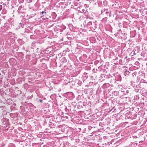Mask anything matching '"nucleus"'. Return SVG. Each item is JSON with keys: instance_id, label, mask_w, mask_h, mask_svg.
Wrapping results in <instances>:
<instances>
[{"instance_id": "obj_1", "label": "nucleus", "mask_w": 147, "mask_h": 147, "mask_svg": "<svg viewBox=\"0 0 147 147\" xmlns=\"http://www.w3.org/2000/svg\"><path fill=\"white\" fill-rule=\"evenodd\" d=\"M40 17L42 18L43 19L46 20L48 19V18L47 15V13L45 11L41 12L40 13Z\"/></svg>"}, {"instance_id": "obj_2", "label": "nucleus", "mask_w": 147, "mask_h": 147, "mask_svg": "<svg viewBox=\"0 0 147 147\" xmlns=\"http://www.w3.org/2000/svg\"><path fill=\"white\" fill-rule=\"evenodd\" d=\"M110 86L112 87L113 86L112 85H110L109 83H105L102 85V88L103 89H107Z\"/></svg>"}, {"instance_id": "obj_3", "label": "nucleus", "mask_w": 147, "mask_h": 147, "mask_svg": "<svg viewBox=\"0 0 147 147\" xmlns=\"http://www.w3.org/2000/svg\"><path fill=\"white\" fill-rule=\"evenodd\" d=\"M96 22H92V25L90 27V29L92 30H94L97 27V25L96 24Z\"/></svg>"}, {"instance_id": "obj_4", "label": "nucleus", "mask_w": 147, "mask_h": 147, "mask_svg": "<svg viewBox=\"0 0 147 147\" xmlns=\"http://www.w3.org/2000/svg\"><path fill=\"white\" fill-rule=\"evenodd\" d=\"M110 11L108 9H107V10L105 13V15L106 14V16H108V15H107V14H109V16L110 17L111 16V14L110 13Z\"/></svg>"}, {"instance_id": "obj_5", "label": "nucleus", "mask_w": 147, "mask_h": 147, "mask_svg": "<svg viewBox=\"0 0 147 147\" xmlns=\"http://www.w3.org/2000/svg\"><path fill=\"white\" fill-rule=\"evenodd\" d=\"M0 92L1 95H3L4 94L6 95L7 94L3 89H0Z\"/></svg>"}, {"instance_id": "obj_6", "label": "nucleus", "mask_w": 147, "mask_h": 147, "mask_svg": "<svg viewBox=\"0 0 147 147\" xmlns=\"http://www.w3.org/2000/svg\"><path fill=\"white\" fill-rule=\"evenodd\" d=\"M107 10V9H104L101 10V14H103V15H105V13Z\"/></svg>"}, {"instance_id": "obj_7", "label": "nucleus", "mask_w": 147, "mask_h": 147, "mask_svg": "<svg viewBox=\"0 0 147 147\" xmlns=\"http://www.w3.org/2000/svg\"><path fill=\"white\" fill-rule=\"evenodd\" d=\"M139 98L138 96L136 95L135 96L134 98V100H139Z\"/></svg>"}, {"instance_id": "obj_8", "label": "nucleus", "mask_w": 147, "mask_h": 147, "mask_svg": "<svg viewBox=\"0 0 147 147\" xmlns=\"http://www.w3.org/2000/svg\"><path fill=\"white\" fill-rule=\"evenodd\" d=\"M77 84L79 86H81L82 84V82L80 80H78V82Z\"/></svg>"}, {"instance_id": "obj_9", "label": "nucleus", "mask_w": 147, "mask_h": 147, "mask_svg": "<svg viewBox=\"0 0 147 147\" xmlns=\"http://www.w3.org/2000/svg\"><path fill=\"white\" fill-rule=\"evenodd\" d=\"M130 72L129 71H126L124 72V75L126 76L128 75V74H129Z\"/></svg>"}, {"instance_id": "obj_10", "label": "nucleus", "mask_w": 147, "mask_h": 147, "mask_svg": "<svg viewBox=\"0 0 147 147\" xmlns=\"http://www.w3.org/2000/svg\"><path fill=\"white\" fill-rule=\"evenodd\" d=\"M92 22H89L88 23V25L91 26L92 25Z\"/></svg>"}, {"instance_id": "obj_11", "label": "nucleus", "mask_w": 147, "mask_h": 147, "mask_svg": "<svg viewBox=\"0 0 147 147\" xmlns=\"http://www.w3.org/2000/svg\"><path fill=\"white\" fill-rule=\"evenodd\" d=\"M34 35H32L30 37L31 39H33V38H34Z\"/></svg>"}, {"instance_id": "obj_12", "label": "nucleus", "mask_w": 147, "mask_h": 147, "mask_svg": "<svg viewBox=\"0 0 147 147\" xmlns=\"http://www.w3.org/2000/svg\"><path fill=\"white\" fill-rule=\"evenodd\" d=\"M2 78H0V84L2 83Z\"/></svg>"}, {"instance_id": "obj_13", "label": "nucleus", "mask_w": 147, "mask_h": 147, "mask_svg": "<svg viewBox=\"0 0 147 147\" xmlns=\"http://www.w3.org/2000/svg\"><path fill=\"white\" fill-rule=\"evenodd\" d=\"M69 94L70 95H71V96H73V93L72 92H69Z\"/></svg>"}, {"instance_id": "obj_14", "label": "nucleus", "mask_w": 147, "mask_h": 147, "mask_svg": "<svg viewBox=\"0 0 147 147\" xmlns=\"http://www.w3.org/2000/svg\"><path fill=\"white\" fill-rule=\"evenodd\" d=\"M2 9V5H0V11Z\"/></svg>"}, {"instance_id": "obj_15", "label": "nucleus", "mask_w": 147, "mask_h": 147, "mask_svg": "<svg viewBox=\"0 0 147 147\" xmlns=\"http://www.w3.org/2000/svg\"><path fill=\"white\" fill-rule=\"evenodd\" d=\"M64 62V61H61V66L62 65V64L63 65V63Z\"/></svg>"}, {"instance_id": "obj_16", "label": "nucleus", "mask_w": 147, "mask_h": 147, "mask_svg": "<svg viewBox=\"0 0 147 147\" xmlns=\"http://www.w3.org/2000/svg\"><path fill=\"white\" fill-rule=\"evenodd\" d=\"M22 7V5H21L20 6H19L18 8V10H19Z\"/></svg>"}, {"instance_id": "obj_17", "label": "nucleus", "mask_w": 147, "mask_h": 147, "mask_svg": "<svg viewBox=\"0 0 147 147\" xmlns=\"http://www.w3.org/2000/svg\"><path fill=\"white\" fill-rule=\"evenodd\" d=\"M114 80V79H111V81H110V83H111L112 82H113Z\"/></svg>"}, {"instance_id": "obj_18", "label": "nucleus", "mask_w": 147, "mask_h": 147, "mask_svg": "<svg viewBox=\"0 0 147 147\" xmlns=\"http://www.w3.org/2000/svg\"><path fill=\"white\" fill-rule=\"evenodd\" d=\"M39 101H40V102H42L43 101L41 99H39Z\"/></svg>"}, {"instance_id": "obj_19", "label": "nucleus", "mask_w": 147, "mask_h": 147, "mask_svg": "<svg viewBox=\"0 0 147 147\" xmlns=\"http://www.w3.org/2000/svg\"><path fill=\"white\" fill-rule=\"evenodd\" d=\"M107 15H108V16H109V14H107Z\"/></svg>"}]
</instances>
